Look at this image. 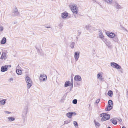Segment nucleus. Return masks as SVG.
Here are the masks:
<instances>
[{"instance_id": "nucleus-1", "label": "nucleus", "mask_w": 128, "mask_h": 128, "mask_svg": "<svg viewBox=\"0 0 128 128\" xmlns=\"http://www.w3.org/2000/svg\"><path fill=\"white\" fill-rule=\"evenodd\" d=\"M70 7L72 12L76 14L78 13V9L76 4H70Z\"/></svg>"}, {"instance_id": "nucleus-2", "label": "nucleus", "mask_w": 128, "mask_h": 128, "mask_svg": "<svg viewBox=\"0 0 128 128\" xmlns=\"http://www.w3.org/2000/svg\"><path fill=\"white\" fill-rule=\"evenodd\" d=\"M100 116L102 117L101 120L103 122L109 120L110 118V116L109 114L104 113L100 114Z\"/></svg>"}, {"instance_id": "nucleus-3", "label": "nucleus", "mask_w": 128, "mask_h": 128, "mask_svg": "<svg viewBox=\"0 0 128 128\" xmlns=\"http://www.w3.org/2000/svg\"><path fill=\"white\" fill-rule=\"evenodd\" d=\"M26 81L28 83V88H29L32 84V81L30 78L28 76H26Z\"/></svg>"}, {"instance_id": "nucleus-4", "label": "nucleus", "mask_w": 128, "mask_h": 128, "mask_svg": "<svg viewBox=\"0 0 128 128\" xmlns=\"http://www.w3.org/2000/svg\"><path fill=\"white\" fill-rule=\"evenodd\" d=\"M85 28L87 30H88L90 32H92L93 31L96 30L97 29L94 27H92L89 25L86 26Z\"/></svg>"}, {"instance_id": "nucleus-5", "label": "nucleus", "mask_w": 128, "mask_h": 128, "mask_svg": "<svg viewBox=\"0 0 128 128\" xmlns=\"http://www.w3.org/2000/svg\"><path fill=\"white\" fill-rule=\"evenodd\" d=\"M12 14L13 16H15L20 15V13L18 12V10L16 8H15Z\"/></svg>"}, {"instance_id": "nucleus-6", "label": "nucleus", "mask_w": 128, "mask_h": 128, "mask_svg": "<svg viewBox=\"0 0 128 128\" xmlns=\"http://www.w3.org/2000/svg\"><path fill=\"white\" fill-rule=\"evenodd\" d=\"M106 33L107 35L109 38H113L114 37H116V36L114 34L111 32L108 31Z\"/></svg>"}, {"instance_id": "nucleus-7", "label": "nucleus", "mask_w": 128, "mask_h": 128, "mask_svg": "<svg viewBox=\"0 0 128 128\" xmlns=\"http://www.w3.org/2000/svg\"><path fill=\"white\" fill-rule=\"evenodd\" d=\"M28 108L27 107H26L24 108L22 114V118L24 120L25 118V116H26L28 112Z\"/></svg>"}, {"instance_id": "nucleus-8", "label": "nucleus", "mask_w": 128, "mask_h": 128, "mask_svg": "<svg viewBox=\"0 0 128 128\" xmlns=\"http://www.w3.org/2000/svg\"><path fill=\"white\" fill-rule=\"evenodd\" d=\"M8 66L5 65V66H2L1 67V71L2 72H5L7 71L8 68Z\"/></svg>"}, {"instance_id": "nucleus-9", "label": "nucleus", "mask_w": 128, "mask_h": 128, "mask_svg": "<svg viewBox=\"0 0 128 128\" xmlns=\"http://www.w3.org/2000/svg\"><path fill=\"white\" fill-rule=\"evenodd\" d=\"M80 56V52H75L74 55V57L75 58V59L76 60V61H77L78 59L79 58Z\"/></svg>"}, {"instance_id": "nucleus-10", "label": "nucleus", "mask_w": 128, "mask_h": 128, "mask_svg": "<svg viewBox=\"0 0 128 128\" xmlns=\"http://www.w3.org/2000/svg\"><path fill=\"white\" fill-rule=\"evenodd\" d=\"M99 37L102 40L104 39V36L102 31L100 30L99 32Z\"/></svg>"}, {"instance_id": "nucleus-11", "label": "nucleus", "mask_w": 128, "mask_h": 128, "mask_svg": "<svg viewBox=\"0 0 128 128\" xmlns=\"http://www.w3.org/2000/svg\"><path fill=\"white\" fill-rule=\"evenodd\" d=\"M75 80L78 82L81 80L82 79L80 76L78 75H77L74 78Z\"/></svg>"}, {"instance_id": "nucleus-12", "label": "nucleus", "mask_w": 128, "mask_h": 128, "mask_svg": "<svg viewBox=\"0 0 128 128\" xmlns=\"http://www.w3.org/2000/svg\"><path fill=\"white\" fill-rule=\"evenodd\" d=\"M104 42L108 48H110L112 46V45L111 44V43L109 40H105V41Z\"/></svg>"}, {"instance_id": "nucleus-13", "label": "nucleus", "mask_w": 128, "mask_h": 128, "mask_svg": "<svg viewBox=\"0 0 128 128\" xmlns=\"http://www.w3.org/2000/svg\"><path fill=\"white\" fill-rule=\"evenodd\" d=\"M47 76L46 75H44V74L43 75H42L41 74L40 75V79L42 81H45V79H46Z\"/></svg>"}, {"instance_id": "nucleus-14", "label": "nucleus", "mask_w": 128, "mask_h": 128, "mask_svg": "<svg viewBox=\"0 0 128 128\" xmlns=\"http://www.w3.org/2000/svg\"><path fill=\"white\" fill-rule=\"evenodd\" d=\"M114 6L115 7V8L117 9H120L122 8L119 4H118V3L116 2H115L114 4Z\"/></svg>"}, {"instance_id": "nucleus-15", "label": "nucleus", "mask_w": 128, "mask_h": 128, "mask_svg": "<svg viewBox=\"0 0 128 128\" xmlns=\"http://www.w3.org/2000/svg\"><path fill=\"white\" fill-rule=\"evenodd\" d=\"M73 114V113L72 112H70L66 114V116L69 118H72V116Z\"/></svg>"}, {"instance_id": "nucleus-16", "label": "nucleus", "mask_w": 128, "mask_h": 128, "mask_svg": "<svg viewBox=\"0 0 128 128\" xmlns=\"http://www.w3.org/2000/svg\"><path fill=\"white\" fill-rule=\"evenodd\" d=\"M68 13L66 12H64L62 14V18H66L68 16Z\"/></svg>"}, {"instance_id": "nucleus-17", "label": "nucleus", "mask_w": 128, "mask_h": 128, "mask_svg": "<svg viewBox=\"0 0 128 128\" xmlns=\"http://www.w3.org/2000/svg\"><path fill=\"white\" fill-rule=\"evenodd\" d=\"M113 106H107L105 108V110L106 111H109L112 110L113 108Z\"/></svg>"}, {"instance_id": "nucleus-18", "label": "nucleus", "mask_w": 128, "mask_h": 128, "mask_svg": "<svg viewBox=\"0 0 128 128\" xmlns=\"http://www.w3.org/2000/svg\"><path fill=\"white\" fill-rule=\"evenodd\" d=\"M107 94L110 96L112 97L113 94V92L111 90H110L108 91Z\"/></svg>"}, {"instance_id": "nucleus-19", "label": "nucleus", "mask_w": 128, "mask_h": 128, "mask_svg": "<svg viewBox=\"0 0 128 128\" xmlns=\"http://www.w3.org/2000/svg\"><path fill=\"white\" fill-rule=\"evenodd\" d=\"M104 1L107 4H110L112 2V0H104Z\"/></svg>"}, {"instance_id": "nucleus-20", "label": "nucleus", "mask_w": 128, "mask_h": 128, "mask_svg": "<svg viewBox=\"0 0 128 128\" xmlns=\"http://www.w3.org/2000/svg\"><path fill=\"white\" fill-rule=\"evenodd\" d=\"M108 106H113V102L112 100H108Z\"/></svg>"}, {"instance_id": "nucleus-21", "label": "nucleus", "mask_w": 128, "mask_h": 128, "mask_svg": "<svg viewBox=\"0 0 128 128\" xmlns=\"http://www.w3.org/2000/svg\"><path fill=\"white\" fill-rule=\"evenodd\" d=\"M110 120L114 124L116 125L117 124V121L116 120H114V119H112Z\"/></svg>"}, {"instance_id": "nucleus-22", "label": "nucleus", "mask_w": 128, "mask_h": 128, "mask_svg": "<svg viewBox=\"0 0 128 128\" xmlns=\"http://www.w3.org/2000/svg\"><path fill=\"white\" fill-rule=\"evenodd\" d=\"M16 72L18 75H21L22 73V71L19 69H16Z\"/></svg>"}, {"instance_id": "nucleus-23", "label": "nucleus", "mask_w": 128, "mask_h": 128, "mask_svg": "<svg viewBox=\"0 0 128 128\" xmlns=\"http://www.w3.org/2000/svg\"><path fill=\"white\" fill-rule=\"evenodd\" d=\"M117 63L114 62H111L110 63L111 66L112 67L115 68L116 66Z\"/></svg>"}, {"instance_id": "nucleus-24", "label": "nucleus", "mask_w": 128, "mask_h": 128, "mask_svg": "<svg viewBox=\"0 0 128 128\" xmlns=\"http://www.w3.org/2000/svg\"><path fill=\"white\" fill-rule=\"evenodd\" d=\"M70 82L69 81H66L65 82L64 86L65 87H66L69 86Z\"/></svg>"}, {"instance_id": "nucleus-25", "label": "nucleus", "mask_w": 128, "mask_h": 128, "mask_svg": "<svg viewBox=\"0 0 128 128\" xmlns=\"http://www.w3.org/2000/svg\"><path fill=\"white\" fill-rule=\"evenodd\" d=\"M8 119L10 122L14 121L15 120V118L13 117H10L8 118Z\"/></svg>"}, {"instance_id": "nucleus-26", "label": "nucleus", "mask_w": 128, "mask_h": 128, "mask_svg": "<svg viewBox=\"0 0 128 128\" xmlns=\"http://www.w3.org/2000/svg\"><path fill=\"white\" fill-rule=\"evenodd\" d=\"M94 122L96 126H99L100 125V124L98 122H97L95 120H94Z\"/></svg>"}, {"instance_id": "nucleus-27", "label": "nucleus", "mask_w": 128, "mask_h": 128, "mask_svg": "<svg viewBox=\"0 0 128 128\" xmlns=\"http://www.w3.org/2000/svg\"><path fill=\"white\" fill-rule=\"evenodd\" d=\"M71 121V120H66L64 121V124H67L70 122Z\"/></svg>"}, {"instance_id": "nucleus-28", "label": "nucleus", "mask_w": 128, "mask_h": 128, "mask_svg": "<svg viewBox=\"0 0 128 128\" xmlns=\"http://www.w3.org/2000/svg\"><path fill=\"white\" fill-rule=\"evenodd\" d=\"M115 68L118 69L121 68V67L120 66L119 64H117L116 65V66Z\"/></svg>"}, {"instance_id": "nucleus-29", "label": "nucleus", "mask_w": 128, "mask_h": 128, "mask_svg": "<svg viewBox=\"0 0 128 128\" xmlns=\"http://www.w3.org/2000/svg\"><path fill=\"white\" fill-rule=\"evenodd\" d=\"M74 42H72L70 44V47L72 48H73L74 46Z\"/></svg>"}, {"instance_id": "nucleus-30", "label": "nucleus", "mask_w": 128, "mask_h": 128, "mask_svg": "<svg viewBox=\"0 0 128 128\" xmlns=\"http://www.w3.org/2000/svg\"><path fill=\"white\" fill-rule=\"evenodd\" d=\"M6 102L4 100H2L0 101V103L1 104H4Z\"/></svg>"}, {"instance_id": "nucleus-31", "label": "nucleus", "mask_w": 128, "mask_h": 128, "mask_svg": "<svg viewBox=\"0 0 128 128\" xmlns=\"http://www.w3.org/2000/svg\"><path fill=\"white\" fill-rule=\"evenodd\" d=\"M73 124L74 126L76 127L78 126V124L77 122L75 121H74L73 122Z\"/></svg>"}, {"instance_id": "nucleus-32", "label": "nucleus", "mask_w": 128, "mask_h": 128, "mask_svg": "<svg viewBox=\"0 0 128 128\" xmlns=\"http://www.w3.org/2000/svg\"><path fill=\"white\" fill-rule=\"evenodd\" d=\"M72 103L74 104H76L77 103V100L76 99L72 101Z\"/></svg>"}, {"instance_id": "nucleus-33", "label": "nucleus", "mask_w": 128, "mask_h": 128, "mask_svg": "<svg viewBox=\"0 0 128 128\" xmlns=\"http://www.w3.org/2000/svg\"><path fill=\"white\" fill-rule=\"evenodd\" d=\"M97 78H100V77L101 78L102 76L101 74L100 73H98L97 74Z\"/></svg>"}, {"instance_id": "nucleus-34", "label": "nucleus", "mask_w": 128, "mask_h": 128, "mask_svg": "<svg viewBox=\"0 0 128 128\" xmlns=\"http://www.w3.org/2000/svg\"><path fill=\"white\" fill-rule=\"evenodd\" d=\"M73 78H71L70 85L72 86V87L73 86Z\"/></svg>"}, {"instance_id": "nucleus-35", "label": "nucleus", "mask_w": 128, "mask_h": 128, "mask_svg": "<svg viewBox=\"0 0 128 128\" xmlns=\"http://www.w3.org/2000/svg\"><path fill=\"white\" fill-rule=\"evenodd\" d=\"M6 40H1L0 43L2 44H5L6 42Z\"/></svg>"}, {"instance_id": "nucleus-36", "label": "nucleus", "mask_w": 128, "mask_h": 128, "mask_svg": "<svg viewBox=\"0 0 128 128\" xmlns=\"http://www.w3.org/2000/svg\"><path fill=\"white\" fill-rule=\"evenodd\" d=\"M100 99H98L96 100V102H95V103H97V104L98 103L100 102Z\"/></svg>"}, {"instance_id": "nucleus-37", "label": "nucleus", "mask_w": 128, "mask_h": 128, "mask_svg": "<svg viewBox=\"0 0 128 128\" xmlns=\"http://www.w3.org/2000/svg\"><path fill=\"white\" fill-rule=\"evenodd\" d=\"M4 29L3 27L2 26H0V32H2L3 31Z\"/></svg>"}, {"instance_id": "nucleus-38", "label": "nucleus", "mask_w": 128, "mask_h": 128, "mask_svg": "<svg viewBox=\"0 0 128 128\" xmlns=\"http://www.w3.org/2000/svg\"><path fill=\"white\" fill-rule=\"evenodd\" d=\"M4 112L6 113V114H10V112H8V111H4Z\"/></svg>"}, {"instance_id": "nucleus-39", "label": "nucleus", "mask_w": 128, "mask_h": 128, "mask_svg": "<svg viewBox=\"0 0 128 128\" xmlns=\"http://www.w3.org/2000/svg\"><path fill=\"white\" fill-rule=\"evenodd\" d=\"M36 49L37 50V52H40V49L38 48L36 46Z\"/></svg>"}, {"instance_id": "nucleus-40", "label": "nucleus", "mask_w": 128, "mask_h": 128, "mask_svg": "<svg viewBox=\"0 0 128 128\" xmlns=\"http://www.w3.org/2000/svg\"><path fill=\"white\" fill-rule=\"evenodd\" d=\"M99 79L101 81H102V80H103L104 79V78H102V77L101 78V77H100V78Z\"/></svg>"}, {"instance_id": "nucleus-41", "label": "nucleus", "mask_w": 128, "mask_h": 128, "mask_svg": "<svg viewBox=\"0 0 128 128\" xmlns=\"http://www.w3.org/2000/svg\"><path fill=\"white\" fill-rule=\"evenodd\" d=\"M20 68V66H19V65H18L16 67V69H17V68H18V69Z\"/></svg>"}, {"instance_id": "nucleus-42", "label": "nucleus", "mask_w": 128, "mask_h": 128, "mask_svg": "<svg viewBox=\"0 0 128 128\" xmlns=\"http://www.w3.org/2000/svg\"><path fill=\"white\" fill-rule=\"evenodd\" d=\"M2 40H6V39L4 37L2 38Z\"/></svg>"}, {"instance_id": "nucleus-43", "label": "nucleus", "mask_w": 128, "mask_h": 128, "mask_svg": "<svg viewBox=\"0 0 128 128\" xmlns=\"http://www.w3.org/2000/svg\"><path fill=\"white\" fill-rule=\"evenodd\" d=\"M126 95L127 96V97L128 98V89L126 92Z\"/></svg>"}, {"instance_id": "nucleus-44", "label": "nucleus", "mask_w": 128, "mask_h": 128, "mask_svg": "<svg viewBox=\"0 0 128 128\" xmlns=\"http://www.w3.org/2000/svg\"><path fill=\"white\" fill-rule=\"evenodd\" d=\"M81 33V32H79L78 31V35H80Z\"/></svg>"}, {"instance_id": "nucleus-45", "label": "nucleus", "mask_w": 128, "mask_h": 128, "mask_svg": "<svg viewBox=\"0 0 128 128\" xmlns=\"http://www.w3.org/2000/svg\"><path fill=\"white\" fill-rule=\"evenodd\" d=\"M73 114L74 116L76 115V113L75 112H73Z\"/></svg>"}, {"instance_id": "nucleus-46", "label": "nucleus", "mask_w": 128, "mask_h": 128, "mask_svg": "<svg viewBox=\"0 0 128 128\" xmlns=\"http://www.w3.org/2000/svg\"><path fill=\"white\" fill-rule=\"evenodd\" d=\"M124 30H125V31H127V32H128V30H127L125 28H124Z\"/></svg>"}, {"instance_id": "nucleus-47", "label": "nucleus", "mask_w": 128, "mask_h": 128, "mask_svg": "<svg viewBox=\"0 0 128 128\" xmlns=\"http://www.w3.org/2000/svg\"><path fill=\"white\" fill-rule=\"evenodd\" d=\"M10 80H13V78H11L10 79Z\"/></svg>"}, {"instance_id": "nucleus-48", "label": "nucleus", "mask_w": 128, "mask_h": 128, "mask_svg": "<svg viewBox=\"0 0 128 128\" xmlns=\"http://www.w3.org/2000/svg\"><path fill=\"white\" fill-rule=\"evenodd\" d=\"M45 28H50V26H49L48 27H47L46 26H45Z\"/></svg>"}, {"instance_id": "nucleus-49", "label": "nucleus", "mask_w": 128, "mask_h": 128, "mask_svg": "<svg viewBox=\"0 0 128 128\" xmlns=\"http://www.w3.org/2000/svg\"><path fill=\"white\" fill-rule=\"evenodd\" d=\"M122 128H126L125 126H123L122 127Z\"/></svg>"}, {"instance_id": "nucleus-50", "label": "nucleus", "mask_w": 128, "mask_h": 128, "mask_svg": "<svg viewBox=\"0 0 128 128\" xmlns=\"http://www.w3.org/2000/svg\"><path fill=\"white\" fill-rule=\"evenodd\" d=\"M9 66L10 67L11 66L10 65H9V66Z\"/></svg>"}, {"instance_id": "nucleus-51", "label": "nucleus", "mask_w": 128, "mask_h": 128, "mask_svg": "<svg viewBox=\"0 0 128 128\" xmlns=\"http://www.w3.org/2000/svg\"><path fill=\"white\" fill-rule=\"evenodd\" d=\"M108 128H111V127H110V126H108Z\"/></svg>"}, {"instance_id": "nucleus-52", "label": "nucleus", "mask_w": 128, "mask_h": 128, "mask_svg": "<svg viewBox=\"0 0 128 128\" xmlns=\"http://www.w3.org/2000/svg\"><path fill=\"white\" fill-rule=\"evenodd\" d=\"M120 120H121V121H122V120L121 119H120Z\"/></svg>"}]
</instances>
